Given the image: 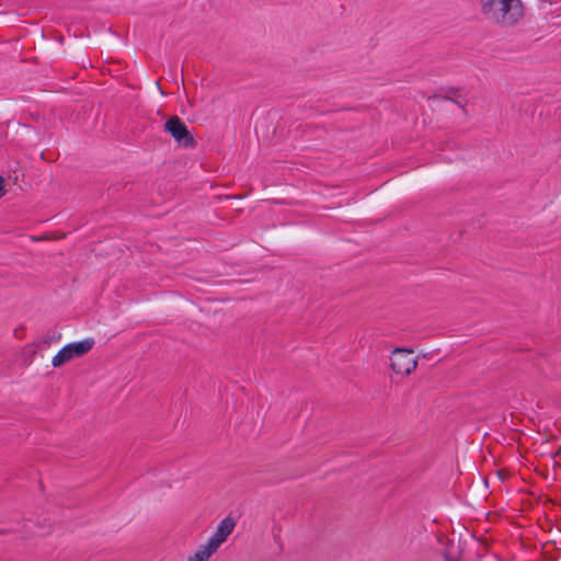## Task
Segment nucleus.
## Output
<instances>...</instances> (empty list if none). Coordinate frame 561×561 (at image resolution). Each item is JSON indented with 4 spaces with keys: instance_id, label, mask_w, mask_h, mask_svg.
Returning a JSON list of instances; mask_svg holds the SVG:
<instances>
[{
    "instance_id": "nucleus-1",
    "label": "nucleus",
    "mask_w": 561,
    "mask_h": 561,
    "mask_svg": "<svg viewBox=\"0 0 561 561\" xmlns=\"http://www.w3.org/2000/svg\"><path fill=\"white\" fill-rule=\"evenodd\" d=\"M482 11L502 25H513L524 15L520 0H481Z\"/></svg>"
},
{
    "instance_id": "nucleus-2",
    "label": "nucleus",
    "mask_w": 561,
    "mask_h": 561,
    "mask_svg": "<svg viewBox=\"0 0 561 561\" xmlns=\"http://www.w3.org/2000/svg\"><path fill=\"white\" fill-rule=\"evenodd\" d=\"M94 346L92 337L84 339L79 342H73L65 345L51 359L54 367H60L73 358L81 357L89 353Z\"/></svg>"
},
{
    "instance_id": "nucleus-3",
    "label": "nucleus",
    "mask_w": 561,
    "mask_h": 561,
    "mask_svg": "<svg viewBox=\"0 0 561 561\" xmlns=\"http://www.w3.org/2000/svg\"><path fill=\"white\" fill-rule=\"evenodd\" d=\"M391 368L396 374L410 375L417 366V360L413 356V351L407 348H396L390 356Z\"/></svg>"
},
{
    "instance_id": "nucleus-4",
    "label": "nucleus",
    "mask_w": 561,
    "mask_h": 561,
    "mask_svg": "<svg viewBox=\"0 0 561 561\" xmlns=\"http://www.w3.org/2000/svg\"><path fill=\"white\" fill-rule=\"evenodd\" d=\"M164 129L174 138L175 141L184 147L193 146L194 140L190 136L186 125L178 116L170 117L164 124Z\"/></svg>"
},
{
    "instance_id": "nucleus-5",
    "label": "nucleus",
    "mask_w": 561,
    "mask_h": 561,
    "mask_svg": "<svg viewBox=\"0 0 561 561\" xmlns=\"http://www.w3.org/2000/svg\"><path fill=\"white\" fill-rule=\"evenodd\" d=\"M236 527L234 518L227 516L218 524L216 531L207 540V545L213 548L216 552L220 546L227 541L228 537L232 534Z\"/></svg>"
},
{
    "instance_id": "nucleus-6",
    "label": "nucleus",
    "mask_w": 561,
    "mask_h": 561,
    "mask_svg": "<svg viewBox=\"0 0 561 561\" xmlns=\"http://www.w3.org/2000/svg\"><path fill=\"white\" fill-rule=\"evenodd\" d=\"M215 553L216 551L213 548L207 543H203L193 554L187 557L186 561H209Z\"/></svg>"
},
{
    "instance_id": "nucleus-7",
    "label": "nucleus",
    "mask_w": 561,
    "mask_h": 561,
    "mask_svg": "<svg viewBox=\"0 0 561 561\" xmlns=\"http://www.w3.org/2000/svg\"><path fill=\"white\" fill-rule=\"evenodd\" d=\"M5 194L4 180L0 176V198Z\"/></svg>"
}]
</instances>
